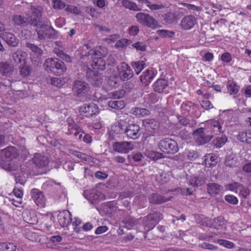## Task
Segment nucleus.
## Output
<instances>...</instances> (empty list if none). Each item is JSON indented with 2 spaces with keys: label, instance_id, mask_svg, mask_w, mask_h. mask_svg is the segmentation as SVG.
I'll return each instance as SVG.
<instances>
[{
  "label": "nucleus",
  "instance_id": "nucleus-1",
  "mask_svg": "<svg viewBox=\"0 0 251 251\" xmlns=\"http://www.w3.org/2000/svg\"><path fill=\"white\" fill-rule=\"evenodd\" d=\"M45 71L51 73L55 75H63L67 71L65 64L56 58H49L47 59L44 64Z\"/></svg>",
  "mask_w": 251,
  "mask_h": 251
},
{
  "label": "nucleus",
  "instance_id": "nucleus-2",
  "mask_svg": "<svg viewBox=\"0 0 251 251\" xmlns=\"http://www.w3.org/2000/svg\"><path fill=\"white\" fill-rule=\"evenodd\" d=\"M73 92L79 98H88L91 96V88L89 84L84 81L76 80L75 81Z\"/></svg>",
  "mask_w": 251,
  "mask_h": 251
},
{
  "label": "nucleus",
  "instance_id": "nucleus-3",
  "mask_svg": "<svg viewBox=\"0 0 251 251\" xmlns=\"http://www.w3.org/2000/svg\"><path fill=\"white\" fill-rule=\"evenodd\" d=\"M137 21L141 25L152 29L160 26L159 22L151 15L144 12H139L136 14Z\"/></svg>",
  "mask_w": 251,
  "mask_h": 251
},
{
  "label": "nucleus",
  "instance_id": "nucleus-4",
  "mask_svg": "<svg viewBox=\"0 0 251 251\" xmlns=\"http://www.w3.org/2000/svg\"><path fill=\"white\" fill-rule=\"evenodd\" d=\"M158 146L162 152L167 154H175L179 150L177 142L175 140L169 138L161 140Z\"/></svg>",
  "mask_w": 251,
  "mask_h": 251
},
{
  "label": "nucleus",
  "instance_id": "nucleus-5",
  "mask_svg": "<svg viewBox=\"0 0 251 251\" xmlns=\"http://www.w3.org/2000/svg\"><path fill=\"white\" fill-rule=\"evenodd\" d=\"M67 130L65 134L68 135H74L75 139L81 140L84 132L81 128L77 125L71 117H69L66 120Z\"/></svg>",
  "mask_w": 251,
  "mask_h": 251
},
{
  "label": "nucleus",
  "instance_id": "nucleus-6",
  "mask_svg": "<svg viewBox=\"0 0 251 251\" xmlns=\"http://www.w3.org/2000/svg\"><path fill=\"white\" fill-rule=\"evenodd\" d=\"M208 129L200 127L193 132V136L196 143L200 145H204L212 138L213 135L208 133Z\"/></svg>",
  "mask_w": 251,
  "mask_h": 251
},
{
  "label": "nucleus",
  "instance_id": "nucleus-7",
  "mask_svg": "<svg viewBox=\"0 0 251 251\" xmlns=\"http://www.w3.org/2000/svg\"><path fill=\"white\" fill-rule=\"evenodd\" d=\"M79 111L86 117H91L98 115L100 109L98 104L94 103H85L79 107Z\"/></svg>",
  "mask_w": 251,
  "mask_h": 251
},
{
  "label": "nucleus",
  "instance_id": "nucleus-8",
  "mask_svg": "<svg viewBox=\"0 0 251 251\" xmlns=\"http://www.w3.org/2000/svg\"><path fill=\"white\" fill-rule=\"evenodd\" d=\"M118 76L123 81H127L133 76V72L126 62H122L117 66Z\"/></svg>",
  "mask_w": 251,
  "mask_h": 251
},
{
  "label": "nucleus",
  "instance_id": "nucleus-9",
  "mask_svg": "<svg viewBox=\"0 0 251 251\" xmlns=\"http://www.w3.org/2000/svg\"><path fill=\"white\" fill-rule=\"evenodd\" d=\"M30 195L31 199L38 207L43 208L46 206L47 199L43 192L34 188L31 190Z\"/></svg>",
  "mask_w": 251,
  "mask_h": 251
},
{
  "label": "nucleus",
  "instance_id": "nucleus-10",
  "mask_svg": "<svg viewBox=\"0 0 251 251\" xmlns=\"http://www.w3.org/2000/svg\"><path fill=\"white\" fill-rule=\"evenodd\" d=\"M143 124L148 136H154L159 127L158 123L154 119H145L143 120Z\"/></svg>",
  "mask_w": 251,
  "mask_h": 251
},
{
  "label": "nucleus",
  "instance_id": "nucleus-11",
  "mask_svg": "<svg viewBox=\"0 0 251 251\" xmlns=\"http://www.w3.org/2000/svg\"><path fill=\"white\" fill-rule=\"evenodd\" d=\"M30 10L32 12V15L28 17L30 21V24L37 26L38 25L39 20L42 17L43 9L42 7L40 6L31 5Z\"/></svg>",
  "mask_w": 251,
  "mask_h": 251
},
{
  "label": "nucleus",
  "instance_id": "nucleus-12",
  "mask_svg": "<svg viewBox=\"0 0 251 251\" xmlns=\"http://www.w3.org/2000/svg\"><path fill=\"white\" fill-rule=\"evenodd\" d=\"M113 149L119 153H128L134 148L133 145L129 142H116L113 144Z\"/></svg>",
  "mask_w": 251,
  "mask_h": 251
},
{
  "label": "nucleus",
  "instance_id": "nucleus-13",
  "mask_svg": "<svg viewBox=\"0 0 251 251\" xmlns=\"http://www.w3.org/2000/svg\"><path fill=\"white\" fill-rule=\"evenodd\" d=\"M57 219L61 226L63 227H67L72 223V214L67 210H63L58 214Z\"/></svg>",
  "mask_w": 251,
  "mask_h": 251
},
{
  "label": "nucleus",
  "instance_id": "nucleus-14",
  "mask_svg": "<svg viewBox=\"0 0 251 251\" xmlns=\"http://www.w3.org/2000/svg\"><path fill=\"white\" fill-rule=\"evenodd\" d=\"M206 128L208 129V132L214 134L224 133L221 125L218 120H210L206 123Z\"/></svg>",
  "mask_w": 251,
  "mask_h": 251
},
{
  "label": "nucleus",
  "instance_id": "nucleus-15",
  "mask_svg": "<svg viewBox=\"0 0 251 251\" xmlns=\"http://www.w3.org/2000/svg\"><path fill=\"white\" fill-rule=\"evenodd\" d=\"M140 127L137 124L128 125L125 130L127 137L128 138L136 139L140 136Z\"/></svg>",
  "mask_w": 251,
  "mask_h": 251
},
{
  "label": "nucleus",
  "instance_id": "nucleus-16",
  "mask_svg": "<svg viewBox=\"0 0 251 251\" xmlns=\"http://www.w3.org/2000/svg\"><path fill=\"white\" fill-rule=\"evenodd\" d=\"M197 24V20L193 15H188L183 17L180 24L182 29L188 30L192 29Z\"/></svg>",
  "mask_w": 251,
  "mask_h": 251
},
{
  "label": "nucleus",
  "instance_id": "nucleus-17",
  "mask_svg": "<svg viewBox=\"0 0 251 251\" xmlns=\"http://www.w3.org/2000/svg\"><path fill=\"white\" fill-rule=\"evenodd\" d=\"M32 161L36 167L39 169L46 167L49 163V158L40 153H36Z\"/></svg>",
  "mask_w": 251,
  "mask_h": 251
},
{
  "label": "nucleus",
  "instance_id": "nucleus-18",
  "mask_svg": "<svg viewBox=\"0 0 251 251\" xmlns=\"http://www.w3.org/2000/svg\"><path fill=\"white\" fill-rule=\"evenodd\" d=\"M155 75L152 69H147L141 75L140 80L144 85L147 86L151 83Z\"/></svg>",
  "mask_w": 251,
  "mask_h": 251
},
{
  "label": "nucleus",
  "instance_id": "nucleus-19",
  "mask_svg": "<svg viewBox=\"0 0 251 251\" xmlns=\"http://www.w3.org/2000/svg\"><path fill=\"white\" fill-rule=\"evenodd\" d=\"M99 54V55L94 56L93 58H92L91 66L94 70L97 69L103 71L105 69L106 62L103 58L100 56V52Z\"/></svg>",
  "mask_w": 251,
  "mask_h": 251
},
{
  "label": "nucleus",
  "instance_id": "nucleus-20",
  "mask_svg": "<svg viewBox=\"0 0 251 251\" xmlns=\"http://www.w3.org/2000/svg\"><path fill=\"white\" fill-rule=\"evenodd\" d=\"M80 51L81 58L89 56L92 58H93L94 56L99 55L100 53V51L91 49V47L88 44H85L82 46L80 49Z\"/></svg>",
  "mask_w": 251,
  "mask_h": 251
},
{
  "label": "nucleus",
  "instance_id": "nucleus-21",
  "mask_svg": "<svg viewBox=\"0 0 251 251\" xmlns=\"http://www.w3.org/2000/svg\"><path fill=\"white\" fill-rule=\"evenodd\" d=\"M38 37L40 40L50 38V27L47 25L42 24L36 28Z\"/></svg>",
  "mask_w": 251,
  "mask_h": 251
},
{
  "label": "nucleus",
  "instance_id": "nucleus-22",
  "mask_svg": "<svg viewBox=\"0 0 251 251\" xmlns=\"http://www.w3.org/2000/svg\"><path fill=\"white\" fill-rule=\"evenodd\" d=\"M0 37L5 41L7 44L13 47L17 46L19 40L12 33L3 32L0 34Z\"/></svg>",
  "mask_w": 251,
  "mask_h": 251
},
{
  "label": "nucleus",
  "instance_id": "nucleus-23",
  "mask_svg": "<svg viewBox=\"0 0 251 251\" xmlns=\"http://www.w3.org/2000/svg\"><path fill=\"white\" fill-rule=\"evenodd\" d=\"M168 86V81L164 78L158 79L152 85L153 90L158 93H163Z\"/></svg>",
  "mask_w": 251,
  "mask_h": 251
},
{
  "label": "nucleus",
  "instance_id": "nucleus-24",
  "mask_svg": "<svg viewBox=\"0 0 251 251\" xmlns=\"http://www.w3.org/2000/svg\"><path fill=\"white\" fill-rule=\"evenodd\" d=\"M103 80V75L100 73L92 72L89 75V81L95 86L100 87Z\"/></svg>",
  "mask_w": 251,
  "mask_h": 251
},
{
  "label": "nucleus",
  "instance_id": "nucleus-25",
  "mask_svg": "<svg viewBox=\"0 0 251 251\" xmlns=\"http://www.w3.org/2000/svg\"><path fill=\"white\" fill-rule=\"evenodd\" d=\"M2 155L8 161L16 158L17 156V150L15 147L10 146L2 151Z\"/></svg>",
  "mask_w": 251,
  "mask_h": 251
},
{
  "label": "nucleus",
  "instance_id": "nucleus-26",
  "mask_svg": "<svg viewBox=\"0 0 251 251\" xmlns=\"http://www.w3.org/2000/svg\"><path fill=\"white\" fill-rule=\"evenodd\" d=\"M14 72V67L7 62H0V74L3 76H10Z\"/></svg>",
  "mask_w": 251,
  "mask_h": 251
},
{
  "label": "nucleus",
  "instance_id": "nucleus-27",
  "mask_svg": "<svg viewBox=\"0 0 251 251\" xmlns=\"http://www.w3.org/2000/svg\"><path fill=\"white\" fill-rule=\"evenodd\" d=\"M222 186L215 183H209L207 184V192L211 197H216L220 193Z\"/></svg>",
  "mask_w": 251,
  "mask_h": 251
},
{
  "label": "nucleus",
  "instance_id": "nucleus-28",
  "mask_svg": "<svg viewBox=\"0 0 251 251\" xmlns=\"http://www.w3.org/2000/svg\"><path fill=\"white\" fill-rule=\"evenodd\" d=\"M27 56V53L21 50H17L12 54V57L14 61L21 64L26 63Z\"/></svg>",
  "mask_w": 251,
  "mask_h": 251
},
{
  "label": "nucleus",
  "instance_id": "nucleus-29",
  "mask_svg": "<svg viewBox=\"0 0 251 251\" xmlns=\"http://www.w3.org/2000/svg\"><path fill=\"white\" fill-rule=\"evenodd\" d=\"M171 200V198H166L159 194H152L149 198L151 203L159 204L167 202Z\"/></svg>",
  "mask_w": 251,
  "mask_h": 251
},
{
  "label": "nucleus",
  "instance_id": "nucleus-30",
  "mask_svg": "<svg viewBox=\"0 0 251 251\" xmlns=\"http://www.w3.org/2000/svg\"><path fill=\"white\" fill-rule=\"evenodd\" d=\"M218 162L217 156L214 153L206 154L204 156V164L207 167L215 166Z\"/></svg>",
  "mask_w": 251,
  "mask_h": 251
},
{
  "label": "nucleus",
  "instance_id": "nucleus-31",
  "mask_svg": "<svg viewBox=\"0 0 251 251\" xmlns=\"http://www.w3.org/2000/svg\"><path fill=\"white\" fill-rule=\"evenodd\" d=\"M237 139L241 142L251 144V130L239 132Z\"/></svg>",
  "mask_w": 251,
  "mask_h": 251
},
{
  "label": "nucleus",
  "instance_id": "nucleus-32",
  "mask_svg": "<svg viewBox=\"0 0 251 251\" xmlns=\"http://www.w3.org/2000/svg\"><path fill=\"white\" fill-rule=\"evenodd\" d=\"M14 24L17 25L25 26L28 24H30L28 18H25L21 15H15L13 18Z\"/></svg>",
  "mask_w": 251,
  "mask_h": 251
},
{
  "label": "nucleus",
  "instance_id": "nucleus-33",
  "mask_svg": "<svg viewBox=\"0 0 251 251\" xmlns=\"http://www.w3.org/2000/svg\"><path fill=\"white\" fill-rule=\"evenodd\" d=\"M224 222L225 218L223 216H218L210 221V227L214 229H219L222 227Z\"/></svg>",
  "mask_w": 251,
  "mask_h": 251
},
{
  "label": "nucleus",
  "instance_id": "nucleus-34",
  "mask_svg": "<svg viewBox=\"0 0 251 251\" xmlns=\"http://www.w3.org/2000/svg\"><path fill=\"white\" fill-rule=\"evenodd\" d=\"M132 113L138 118L148 116L150 114V111L144 108L134 107L131 109Z\"/></svg>",
  "mask_w": 251,
  "mask_h": 251
},
{
  "label": "nucleus",
  "instance_id": "nucleus-35",
  "mask_svg": "<svg viewBox=\"0 0 251 251\" xmlns=\"http://www.w3.org/2000/svg\"><path fill=\"white\" fill-rule=\"evenodd\" d=\"M31 68L30 66L26 64V63L21 64L19 68V74L22 78H25L28 76L31 73Z\"/></svg>",
  "mask_w": 251,
  "mask_h": 251
},
{
  "label": "nucleus",
  "instance_id": "nucleus-36",
  "mask_svg": "<svg viewBox=\"0 0 251 251\" xmlns=\"http://www.w3.org/2000/svg\"><path fill=\"white\" fill-rule=\"evenodd\" d=\"M109 107L116 110H121L124 108L126 106L125 101L121 100H110L108 102Z\"/></svg>",
  "mask_w": 251,
  "mask_h": 251
},
{
  "label": "nucleus",
  "instance_id": "nucleus-37",
  "mask_svg": "<svg viewBox=\"0 0 251 251\" xmlns=\"http://www.w3.org/2000/svg\"><path fill=\"white\" fill-rule=\"evenodd\" d=\"M123 5L126 8L135 11H140L142 8L134 2L129 0H123L122 1Z\"/></svg>",
  "mask_w": 251,
  "mask_h": 251
},
{
  "label": "nucleus",
  "instance_id": "nucleus-38",
  "mask_svg": "<svg viewBox=\"0 0 251 251\" xmlns=\"http://www.w3.org/2000/svg\"><path fill=\"white\" fill-rule=\"evenodd\" d=\"M53 52L60 58L65 61L67 62H72V57L68 54L64 53L59 48H54L53 50Z\"/></svg>",
  "mask_w": 251,
  "mask_h": 251
},
{
  "label": "nucleus",
  "instance_id": "nucleus-39",
  "mask_svg": "<svg viewBox=\"0 0 251 251\" xmlns=\"http://www.w3.org/2000/svg\"><path fill=\"white\" fill-rule=\"evenodd\" d=\"M155 179L160 184H165L169 181V175L165 172H161L156 175Z\"/></svg>",
  "mask_w": 251,
  "mask_h": 251
},
{
  "label": "nucleus",
  "instance_id": "nucleus-40",
  "mask_svg": "<svg viewBox=\"0 0 251 251\" xmlns=\"http://www.w3.org/2000/svg\"><path fill=\"white\" fill-rule=\"evenodd\" d=\"M148 218L156 225L162 218V215L159 212L154 211L149 214Z\"/></svg>",
  "mask_w": 251,
  "mask_h": 251
},
{
  "label": "nucleus",
  "instance_id": "nucleus-41",
  "mask_svg": "<svg viewBox=\"0 0 251 251\" xmlns=\"http://www.w3.org/2000/svg\"><path fill=\"white\" fill-rule=\"evenodd\" d=\"M132 67L137 75H139L146 66V63L144 61L133 62L131 63Z\"/></svg>",
  "mask_w": 251,
  "mask_h": 251
},
{
  "label": "nucleus",
  "instance_id": "nucleus-42",
  "mask_svg": "<svg viewBox=\"0 0 251 251\" xmlns=\"http://www.w3.org/2000/svg\"><path fill=\"white\" fill-rule=\"evenodd\" d=\"M227 89L230 95H236L239 92V86L234 81L228 82L227 84Z\"/></svg>",
  "mask_w": 251,
  "mask_h": 251
},
{
  "label": "nucleus",
  "instance_id": "nucleus-43",
  "mask_svg": "<svg viewBox=\"0 0 251 251\" xmlns=\"http://www.w3.org/2000/svg\"><path fill=\"white\" fill-rule=\"evenodd\" d=\"M227 141V138L225 135L217 137L213 140V145L217 148L222 147Z\"/></svg>",
  "mask_w": 251,
  "mask_h": 251
},
{
  "label": "nucleus",
  "instance_id": "nucleus-44",
  "mask_svg": "<svg viewBox=\"0 0 251 251\" xmlns=\"http://www.w3.org/2000/svg\"><path fill=\"white\" fill-rule=\"evenodd\" d=\"M120 78L116 75H110L109 77L108 84L112 88H116L119 85Z\"/></svg>",
  "mask_w": 251,
  "mask_h": 251
},
{
  "label": "nucleus",
  "instance_id": "nucleus-45",
  "mask_svg": "<svg viewBox=\"0 0 251 251\" xmlns=\"http://www.w3.org/2000/svg\"><path fill=\"white\" fill-rule=\"evenodd\" d=\"M239 196L243 199L244 200H246L248 198V197L251 193L250 190L244 187L242 185L240 186V188L238 191V193Z\"/></svg>",
  "mask_w": 251,
  "mask_h": 251
},
{
  "label": "nucleus",
  "instance_id": "nucleus-46",
  "mask_svg": "<svg viewBox=\"0 0 251 251\" xmlns=\"http://www.w3.org/2000/svg\"><path fill=\"white\" fill-rule=\"evenodd\" d=\"M143 225L145 229L147 231L151 230L153 229L155 226V225L148 218V216L144 218Z\"/></svg>",
  "mask_w": 251,
  "mask_h": 251
},
{
  "label": "nucleus",
  "instance_id": "nucleus-47",
  "mask_svg": "<svg viewBox=\"0 0 251 251\" xmlns=\"http://www.w3.org/2000/svg\"><path fill=\"white\" fill-rule=\"evenodd\" d=\"M145 155L149 158L156 160L161 157V153L153 151H146Z\"/></svg>",
  "mask_w": 251,
  "mask_h": 251
},
{
  "label": "nucleus",
  "instance_id": "nucleus-48",
  "mask_svg": "<svg viewBox=\"0 0 251 251\" xmlns=\"http://www.w3.org/2000/svg\"><path fill=\"white\" fill-rule=\"evenodd\" d=\"M125 90L124 89H121L110 93V97L111 99H120L122 98L125 96Z\"/></svg>",
  "mask_w": 251,
  "mask_h": 251
},
{
  "label": "nucleus",
  "instance_id": "nucleus-49",
  "mask_svg": "<svg viewBox=\"0 0 251 251\" xmlns=\"http://www.w3.org/2000/svg\"><path fill=\"white\" fill-rule=\"evenodd\" d=\"M53 8L55 10H62L66 6V4L62 0H52Z\"/></svg>",
  "mask_w": 251,
  "mask_h": 251
},
{
  "label": "nucleus",
  "instance_id": "nucleus-50",
  "mask_svg": "<svg viewBox=\"0 0 251 251\" xmlns=\"http://www.w3.org/2000/svg\"><path fill=\"white\" fill-rule=\"evenodd\" d=\"M125 130L123 126L120 123L112 126L111 127L112 132L116 134H121L125 131Z\"/></svg>",
  "mask_w": 251,
  "mask_h": 251
},
{
  "label": "nucleus",
  "instance_id": "nucleus-51",
  "mask_svg": "<svg viewBox=\"0 0 251 251\" xmlns=\"http://www.w3.org/2000/svg\"><path fill=\"white\" fill-rule=\"evenodd\" d=\"M130 42V41L128 39L122 38L116 42L115 47L117 48H124L126 47Z\"/></svg>",
  "mask_w": 251,
  "mask_h": 251
},
{
  "label": "nucleus",
  "instance_id": "nucleus-52",
  "mask_svg": "<svg viewBox=\"0 0 251 251\" xmlns=\"http://www.w3.org/2000/svg\"><path fill=\"white\" fill-rule=\"evenodd\" d=\"M225 199L227 202L233 205H236L238 203L237 198L232 195H226Z\"/></svg>",
  "mask_w": 251,
  "mask_h": 251
},
{
  "label": "nucleus",
  "instance_id": "nucleus-53",
  "mask_svg": "<svg viewBox=\"0 0 251 251\" xmlns=\"http://www.w3.org/2000/svg\"><path fill=\"white\" fill-rule=\"evenodd\" d=\"M54 187L53 182L51 180H47L43 183L42 186L43 190L46 191H50L53 189Z\"/></svg>",
  "mask_w": 251,
  "mask_h": 251
},
{
  "label": "nucleus",
  "instance_id": "nucleus-54",
  "mask_svg": "<svg viewBox=\"0 0 251 251\" xmlns=\"http://www.w3.org/2000/svg\"><path fill=\"white\" fill-rule=\"evenodd\" d=\"M5 251H23L21 248L17 247L12 243H8L6 244L5 247Z\"/></svg>",
  "mask_w": 251,
  "mask_h": 251
},
{
  "label": "nucleus",
  "instance_id": "nucleus-55",
  "mask_svg": "<svg viewBox=\"0 0 251 251\" xmlns=\"http://www.w3.org/2000/svg\"><path fill=\"white\" fill-rule=\"evenodd\" d=\"M220 59L225 63H229L232 60V56L230 53L225 52L221 55Z\"/></svg>",
  "mask_w": 251,
  "mask_h": 251
},
{
  "label": "nucleus",
  "instance_id": "nucleus-56",
  "mask_svg": "<svg viewBox=\"0 0 251 251\" xmlns=\"http://www.w3.org/2000/svg\"><path fill=\"white\" fill-rule=\"evenodd\" d=\"M241 186L239 183L237 182H234L232 183L229 184L228 185V187L229 190L234 192L236 193H238V191L240 188V186Z\"/></svg>",
  "mask_w": 251,
  "mask_h": 251
},
{
  "label": "nucleus",
  "instance_id": "nucleus-57",
  "mask_svg": "<svg viewBox=\"0 0 251 251\" xmlns=\"http://www.w3.org/2000/svg\"><path fill=\"white\" fill-rule=\"evenodd\" d=\"M12 193L17 198L22 199L24 195V191L22 189L15 187L13 190Z\"/></svg>",
  "mask_w": 251,
  "mask_h": 251
},
{
  "label": "nucleus",
  "instance_id": "nucleus-58",
  "mask_svg": "<svg viewBox=\"0 0 251 251\" xmlns=\"http://www.w3.org/2000/svg\"><path fill=\"white\" fill-rule=\"evenodd\" d=\"M132 46L138 50L143 51L146 50V45L140 42H136Z\"/></svg>",
  "mask_w": 251,
  "mask_h": 251
},
{
  "label": "nucleus",
  "instance_id": "nucleus-59",
  "mask_svg": "<svg viewBox=\"0 0 251 251\" xmlns=\"http://www.w3.org/2000/svg\"><path fill=\"white\" fill-rule=\"evenodd\" d=\"M187 156L188 159L194 160L198 157L199 155L197 151L194 150H190L188 151Z\"/></svg>",
  "mask_w": 251,
  "mask_h": 251
},
{
  "label": "nucleus",
  "instance_id": "nucleus-60",
  "mask_svg": "<svg viewBox=\"0 0 251 251\" xmlns=\"http://www.w3.org/2000/svg\"><path fill=\"white\" fill-rule=\"evenodd\" d=\"M26 47L31 50L33 52L36 53L40 54L41 52V49L36 45L27 43L26 45Z\"/></svg>",
  "mask_w": 251,
  "mask_h": 251
},
{
  "label": "nucleus",
  "instance_id": "nucleus-61",
  "mask_svg": "<svg viewBox=\"0 0 251 251\" xmlns=\"http://www.w3.org/2000/svg\"><path fill=\"white\" fill-rule=\"evenodd\" d=\"M73 155L75 157L85 161H87L89 159L88 155L79 151H75L73 152Z\"/></svg>",
  "mask_w": 251,
  "mask_h": 251
},
{
  "label": "nucleus",
  "instance_id": "nucleus-62",
  "mask_svg": "<svg viewBox=\"0 0 251 251\" xmlns=\"http://www.w3.org/2000/svg\"><path fill=\"white\" fill-rule=\"evenodd\" d=\"M179 124L183 126H187L189 125L190 120L181 116L177 117Z\"/></svg>",
  "mask_w": 251,
  "mask_h": 251
},
{
  "label": "nucleus",
  "instance_id": "nucleus-63",
  "mask_svg": "<svg viewBox=\"0 0 251 251\" xmlns=\"http://www.w3.org/2000/svg\"><path fill=\"white\" fill-rule=\"evenodd\" d=\"M201 105L202 108L209 110L213 108V106L209 100H201Z\"/></svg>",
  "mask_w": 251,
  "mask_h": 251
},
{
  "label": "nucleus",
  "instance_id": "nucleus-64",
  "mask_svg": "<svg viewBox=\"0 0 251 251\" xmlns=\"http://www.w3.org/2000/svg\"><path fill=\"white\" fill-rule=\"evenodd\" d=\"M63 81L62 79L58 77H53L51 80L52 85L60 87L63 85Z\"/></svg>",
  "mask_w": 251,
  "mask_h": 251
}]
</instances>
